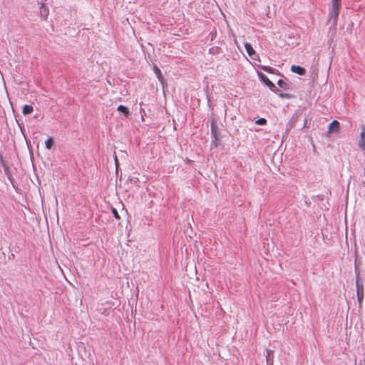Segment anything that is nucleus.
Listing matches in <instances>:
<instances>
[{
  "instance_id": "nucleus-1",
  "label": "nucleus",
  "mask_w": 365,
  "mask_h": 365,
  "mask_svg": "<svg viewBox=\"0 0 365 365\" xmlns=\"http://www.w3.org/2000/svg\"><path fill=\"white\" fill-rule=\"evenodd\" d=\"M258 76L262 82H263L269 88L277 93L278 89H277L275 85L262 73H258Z\"/></svg>"
},
{
  "instance_id": "nucleus-2",
  "label": "nucleus",
  "mask_w": 365,
  "mask_h": 365,
  "mask_svg": "<svg viewBox=\"0 0 365 365\" xmlns=\"http://www.w3.org/2000/svg\"><path fill=\"white\" fill-rule=\"evenodd\" d=\"M340 7L341 4L332 3L331 11L329 13V19H333L334 24L336 23Z\"/></svg>"
},
{
  "instance_id": "nucleus-3",
  "label": "nucleus",
  "mask_w": 365,
  "mask_h": 365,
  "mask_svg": "<svg viewBox=\"0 0 365 365\" xmlns=\"http://www.w3.org/2000/svg\"><path fill=\"white\" fill-rule=\"evenodd\" d=\"M299 118V115L297 113H294L291 118L289 119V122L287 124V128L284 132V135L286 136L288 135L289 131L295 126L297 120Z\"/></svg>"
},
{
  "instance_id": "nucleus-4",
  "label": "nucleus",
  "mask_w": 365,
  "mask_h": 365,
  "mask_svg": "<svg viewBox=\"0 0 365 365\" xmlns=\"http://www.w3.org/2000/svg\"><path fill=\"white\" fill-rule=\"evenodd\" d=\"M356 293L364 294L363 280L360 277L359 272L355 268Z\"/></svg>"
},
{
  "instance_id": "nucleus-5",
  "label": "nucleus",
  "mask_w": 365,
  "mask_h": 365,
  "mask_svg": "<svg viewBox=\"0 0 365 365\" xmlns=\"http://www.w3.org/2000/svg\"><path fill=\"white\" fill-rule=\"evenodd\" d=\"M358 145L361 150L365 151V126H361Z\"/></svg>"
},
{
  "instance_id": "nucleus-6",
  "label": "nucleus",
  "mask_w": 365,
  "mask_h": 365,
  "mask_svg": "<svg viewBox=\"0 0 365 365\" xmlns=\"http://www.w3.org/2000/svg\"><path fill=\"white\" fill-rule=\"evenodd\" d=\"M245 48L247 54L254 60H259V57L256 55V52L252 48V45L249 43H245Z\"/></svg>"
},
{
  "instance_id": "nucleus-7",
  "label": "nucleus",
  "mask_w": 365,
  "mask_h": 365,
  "mask_svg": "<svg viewBox=\"0 0 365 365\" xmlns=\"http://www.w3.org/2000/svg\"><path fill=\"white\" fill-rule=\"evenodd\" d=\"M339 129V123L337 120H333L328 127V132H337Z\"/></svg>"
},
{
  "instance_id": "nucleus-8",
  "label": "nucleus",
  "mask_w": 365,
  "mask_h": 365,
  "mask_svg": "<svg viewBox=\"0 0 365 365\" xmlns=\"http://www.w3.org/2000/svg\"><path fill=\"white\" fill-rule=\"evenodd\" d=\"M291 71L293 73H297L301 76L304 75L306 73V71L304 68H302L299 66H295V65H293L291 66Z\"/></svg>"
},
{
  "instance_id": "nucleus-9",
  "label": "nucleus",
  "mask_w": 365,
  "mask_h": 365,
  "mask_svg": "<svg viewBox=\"0 0 365 365\" xmlns=\"http://www.w3.org/2000/svg\"><path fill=\"white\" fill-rule=\"evenodd\" d=\"M266 361L267 365H273L274 351L272 350H267Z\"/></svg>"
},
{
  "instance_id": "nucleus-10",
  "label": "nucleus",
  "mask_w": 365,
  "mask_h": 365,
  "mask_svg": "<svg viewBox=\"0 0 365 365\" xmlns=\"http://www.w3.org/2000/svg\"><path fill=\"white\" fill-rule=\"evenodd\" d=\"M117 110L119 112L122 113L124 115V116L126 118L130 115V111L128 109V108H126L125 106H124L123 105L118 106Z\"/></svg>"
},
{
  "instance_id": "nucleus-11",
  "label": "nucleus",
  "mask_w": 365,
  "mask_h": 365,
  "mask_svg": "<svg viewBox=\"0 0 365 365\" xmlns=\"http://www.w3.org/2000/svg\"><path fill=\"white\" fill-rule=\"evenodd\" d=\"M34 110V108L31 105H25L23 108L22 113L24 115L31 114Z\"/></svg>"
},
{
  "instance_id": "nucleus-12",
  "label": "nucleus",
  "mask_w": 365,
  "mask_h": 365,
  "mask_svg": "<svg viewBox=\"0 0 365 365\" xmlns=\"http://www.w3.org/2000/svg\"><path fill=\"white\" fill-rule=\"evenodd\" d=\"M153 71H154V73H155L157 78H158V80L160 81H163V76L161 74V71L158 68V67L154 66Z\"/></svg>"
},
{
  "instance_id": "nucleus-13",
  "label": "nucleus",
  "mask_w": 365,
  "mask_h": 365,
  "mask_svg": "<svg viewBox=\"0 0 365 365\" xmlns=\"http://www.w3.org/2000/svg\"><path fill=\"white\" fill-rule=\"evenodd\" d=\"M259 68L267 72V73H273L275 71V69L274 68H272V67H269V66H260Z\"/></svg>"
},
{
  "instance_id": "nucleus-14",
  "label": "nucleus",
  "mask_w": 365,
  "mask_h": 365,
  "mask_svg": "<svg viewBox=\"0 0 365 365\" xmlns=\"http://www.w3.org/2000/svg\"><path fill=\"white\" fill-rule=\"evenodd\" d=\"M53 145V140L52 138H48L45 142V146L47 149H51Z\"/></svg>"
},
{
  "instance_id": "nucleus-15",
  "label": "nucleus",
  "mask_w": 365,
  "mask_h": 365,
  "mask_svg": "<svg viewBox=\"0 0 365 365\" xmlns=\"http://www.w3.org/2000/svg\"><path fill=\"white\" fill-rule=\"evenodd\" d=\"M277 84L278 86L282 88H284V89H289V87H288V84L287 83H286L284 81L282 80V79H279L278 81H277Z\"/></svg>"
},
{
  "instance_id": "nucleus-16",
  "label": "nucleus",
  "mask_w": 365,
  "mask_h": 365,
  "mask_svg": "<svg viewBox=\"0 0 365 365\" xmlns=\"http://www.w3.org/2000/svg\"><path fill=\"white\" fill-rule=\"evenodd\" d=\"M357 294V300L359 302V306H361L363 299H364V294L356 293Z\"/></svg>"
},
{
  "instance_id": "nucleus-17",
  "label": "nucleus",
  "mask_w": 365,
  "mask_h": 365,
  "mask_svg": "<svg viewBox=\"0 0 365 365\" xmlns=\"http://www.w3.org/2000/svg\"><path fill=\"white\" fill-rule=\"evenodd\" d=\"M267 123V120L264 118H261L256 120V124L258 125H264Z\"/></svg>"
},
{
  "instance_id": "nucleus-18",
  "label": "nucleus",
  "mask_w": 365,
  "mask_h": 365,
  "mask_svg": "<svg viewBox=\"0 0 365 365\" xmlns=\"http://www.w3.org/2000/svg\"><path fill=\"white\" fill-rule=\"evenodd\" d=\"M277 94L279 95V97L282 98H289L290 95L289 94H287V93H279V91L278 90L277 91Z\"/></svg>"
},
{
  "instance_id": "nucleus-19",
  "label": "nucleus",
  "mask_w": 365,
  "mask_h": 365,
  "mask_svg": "<svg viewBox=\"0 0 365 365\" xmlns=\"http://www.w3.org/2000/svg\"><path fill=\"white\" fill-rule=\"evenodd\" d=\"M112 212H113V214L115 219H117V220L120 219V215H119L118 211L116 210V209L113 208Z\"/></svg>"
},
{
  "instance_id": "nucleus-20",
  "label": "nucleus",
  "mask_w": 365,
  "mask_h": 365,
  "mask_svg": "<svg viewBox=\"0 0 365 365\" xmlns=\"http://www.w3.org/2000/svg\"><path fill=\"white\" fill-rule=\"evenodd\" d=\"M211 128H212V133H215V128H215V123H214V122H213V121H212V125H211Z\"/></svg>"
},
{
  "instance_id": "nucleus-21",
  "label": "nucleus",
  "mask_w": 365,
  "mask_h": 365,
  "mask_svg": "<svg viewBox=\"0 0 365 365\" xmlns=\"http://www.w3.org/2000/svg\"><path fill=\"white\" fill-rule=\"evenodd\" d=\"M341 0H331V2H332V3H338V4H341Z\"/></svg>"
},
{
  "instance_id": "nucleus-22",
  "label": "nucleus",
  "mask_w": 365,
  "mask_h": 365,
  "mask_svg": "<svg viewBox=\"0 0 365 365\" xmlns=\"http://www.w3.org/2000/svg\"><path fill=\"white\" fill-rule=\"evenodd\" d=\"M115 165L117 168L118 167V158H117L116 155H115Z\"/></svg>"
},
{
  "instance_id": "nucleus-23",
  "label": "nucleus",
  "mask_w": 365,
  "mask_h": 365,
  "mask_svg": "<svg viewBox=\"0 0 365 365\" xmlns=\"http://www.w3.org/2000/svg\"><path fill=\"white\" fill-rule=\"evenodd\" d=\"M47 14H48V12L45 10V11H44V15H45V16H47Z\"/></svg>"
},
{
  "instance_id": "nucleus-24",
  "label": "nucleus",
  "mask_w": 365,
  "mask_h": 365,
  "mask_svg": "<svg viewBox=\"0 0 365 365\" xmlns=\"http://www.w3.org/2000/svg\"><path fill=\"white\" fill-rule=\"evenodd\" d=\"M306 124H307V120H304V127H305V126H306Z\"/></svg>"
}]
</instances>
